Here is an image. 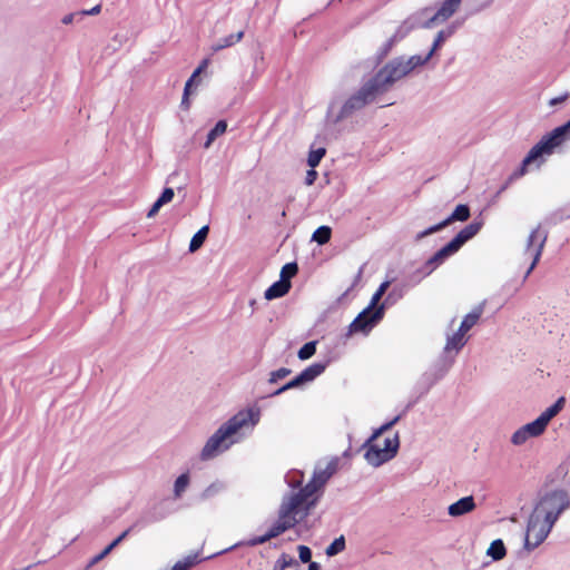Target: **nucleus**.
<instances>
[{
    "label": "nucleus",
    "instance_id": "obj_1",
    "mask_svg": "<svg viewBox=\"0 0 570 570\" xmlns=\"http://www.w3.org/2000/svg\"><path fill=\"white\" fill-rule=\"evenodd\" d=\"M569 507L570 497L564 490H553L542 495L528 519L524 549L532 551L539 547Z\"/></svg>",
    "mask_w": 570,
    "mask_h": 570
},
{
    "label": "nucleus",
    "instance_id": "obj_2",
    "mask_svg": "<svg viewBox=\"0 0 570 570\" xmlns=\"http://www.w3.org/2000/svg\"><path fill=\"white\" fill-rule=\"evenodd\" d=\"M259 416V411L252 409L236 413L208 438L200 451V460L209 461L227 451L239 441L240 431L245 428L253 429L258 423Z\"/></svg>",
    "mask_w": 570,
    "mask_h": 570
},
{
    "label": "nucleus",
    "instance_id": "obj_3",
    "mask_svg": "<svg viewBox=\"0 0 570 570\" xmlns=\"http://www.w3.org/2000/svg\"><path fill=\"white\" fill-rule=\"evenodd\" d=\"M570 139V120L564 125L554 128L544 135L527 154L521 163L520 168L512 174L510 179L523 176L528 171V167L535 165L540 167L544 161V157L553 154L554 149Z\"/></svg>",
    "mask_w": 570,
    "mask_h": 570
},
{
    "label": "nucleus",
    "instance_id": "obj_4",
    "mask_svg": "<svg viewBox=\"0 0 570 570\" xmlns=\"http://www.w3.org/2000/svg\"><path fill=\"white\" fill-rule=\"evenodd\" d=\"M424 66L421 55L409 58L401 56L390 60L370 80L382 95L402 78L410 75L417 67Z\"/></svg>",
    "mask_w": 570,
    "mask_h": 570
},
{
    "label": "nucleus",
    "instance_id": "obj_5",
    "mask_svg": "<svg viewBox=\"0 0 570 570\" xmlns=\"http://www.w3.org/2000/svg\"><path fill=\"white\" fill-rule=\"evenodd\" d=\"M381 95L375 88L373 82L368 79L363 86L353 95H351L343 104L332 100L327 109V119L334 125L341 122L343 119L351 117L354 112L363 109L368 104Z\"/></svg>",
    "mask_w": 570,
    "mask_h": 570
},
{
    "label": "nucleus",
    "instance_id": "obj_6",
    "mask_svg": "<svg viewBox=\"0 0 570 570\" xmlns=\"http://www.w3.org/2000/svg\"><path fill=\"white\" fill-rule=\"evenodd\" d=\"M304 508L298 497L285 495L278 510V519L268 530L269 537L274 539L295 527L305 517Z\"/></svg>",
    "mask_w": 570,
    "mask_h": 570
},
{
    "label": "nucleus",
    "instance_id": "obj_7",
    "mask_svg": "<svg viewBox=\"0 0 570 570\" xmlns=\"http://www.w3.org/2000/svg\"><path fill=\"white\" fill-rule=\"evenodd\" d=\"M337 459H333L326 463L324 468L317 465L314 470L312 480L296 493H291L293 497H298L301 503L305 507L303 515H307L308 510L314 504V500L308 499L322 489L330 478L336 472Z\"/></svg>",
    "mask_w": 570,
    "mask_h": 570
},
{
    "label": "nucleus",
    "instance_id": "obj_8",
    "mask_svg": "<svg viewBox=\"0 0 570 570\" xmlns=\"http://www.w3.org/2000/svg\"><path fill=\"white\" fill-rule=\"evenodd\" d=\"M392 293L387 295L385 301L374 311L364 308L350 324V333H367L370 332L384 316V311Z\"/></svg>",
    "mask_w": 570,
    "mask_h": 570
},
{
    "label": "nucleus",
    "instance_id": "obj_9",
    "mask_svg": "<svg viewBox=\"0 0 570 570\" xmlns=\"http://www.w3.org/2000/svg\"><path fill=\"white\" fill-rule=\"evenodd\" d=\"M326 368V363H314L303 370L293 380L277 389L271 395L276 396L285 391L302 387L303 385L313 382L317 376H320Z\"/></svg>",
    "mask_w": 570,
    "mask_h": 570
},
{
    "label": "nucleus",
    "instance_id": "obj_10",
    "mask_svg": "<svg viewBox=\"0 0 570 570\" xmlns=\"http://www.w3.org/2000/svg\"><path fill=\"white\" fill-rule=\"evenodd\" d=\"M547 238H548V234L546 232L541 230V226L540 225L537 226L530 233V235H529V237L527 239V245H525L524 253L532 257V263H531L530 267L528 268V271L525 273V277H528L530 275V273L533 271V268L538 264V262H539V259L541 257L544 244L547 242Z\"/></svg>",
    "mask_w": 570,
    "mask_h": 570
},
{
    "label": "nucleus",
    "instance_id": "obj_11",
    "mask_svg": "<svg viewBox=\"0 0 570 570\" xmlns=\"http://www.w3.org/2000/svg\"><path fill=\"white\" fill-rule=\"evenodd\" d=\"M470 218V207L465 204H460L455 207L453 213L442 220L441 223L433 225L416 235V239L420 240L429 235H432L441 229L445 228L453 222H465Z\"/></svg>",
    "mask_w": 570,
    "mask_h": 570
},
{
    "label": "nucleus",
    "instance_id": "obj_12",
    "mask_svg": "<svg viewBox=\"0 0 570 570\" xmlns=\"http://www.w3.org/2000/svg\"><path fill=\"white\" fill-rule=\"evenodd\" d=\"M363 448L366 450L364 458L372 466L377 468L393 459L392 449H383L376 441L368 443L367 439Z\"/></svg>",
    "mask_w": 570,
    "mask_h": 570
},
{
    "label": "nucleus",
    "instance_id": "obj_13",
    "mask_svg": "<svg viewBox=\"0 0 570 570\" xmlns=\"http://www.w3.org/2000/svg\"><path fill=\"white\" fill-rule=\"evenodd\" d=\"M462 0H444L439 10L424 23L425 28H431L438 22H443L454 14Z\"/></svg>",
    "mask_w": 570,
    "mask_h": 570
},
{
    "label": "nucleus",
    "instance_id": "obj_14",
    "mask_svg": "<svg viewBox=\"0 0 570 570\" xmlns=\"http://www.w3.org/2000/svg\"><path fill=\"white\" fill-rule=\"evenodd\" d=\"M460 248L453 240H450L445 246L439 249L425 264V275L431 274L436 266L442 264L448 257L455 254Z\"/></svg>",
    "mask_w": 570,
    "mask_h": 570
},
{
    "label": "nucleus",
    "instance_id": "obj_15",
    "mask_svg": "<svg viewBox=\"0 0 570 570\" xmlns=\"http://www.w3.org/2000/svg\"><path fill=\"white\" fill-rule=\"evenodd\" d=\"M475 507L474 498L469 495L461 498L456 502L450 504L448 508V513L453 518H458L472 512Z\"/></svg>",
    "mask_w": 570,
    "mask_h": 570
},
{
    "label": "nucleus",
    "instance_id": "obj_16",
    "mask_svg": "<svg viewBox=\"0 0 570 570\" xmlns=\"http://www.w3.org/2000/svg\"><path fill=\"white\" fill-rule=\"evenodd\" d=\"M482 226L483 220H473L464 228H462L452 240L459 248H461L466 242L472 239L481 230Z\"/></svg>",
    "mask_w": 570,
    "mask_h": 570
},
{
    "label": "nucleus",
    "instance_id": "obj_17",
    "mask_svg": "<svg viewBox=\"0 0 570 570\" xmlns=\"http://www.w3.org/2000/svg\"><path fill=\"white\" fill-rule=\"evenodd\" d=\"M485 303L482 302L478 306H475L469 314H466L461 322L460 327L458 331L465 334L468 333L480 320L481 315L483 314Z\"/></svg>",
    "mask_w": 570,
    "mask_h": 570
},
{
    "label": "nucleus",
    "instance_id": "obj_18",
    "mask_svg": "<svg viewBox=\"0 0 570 570\" xmlns=\"http://www.w3.org/2000/svg\"><path fill=\"white\" fill-rule=\"evenodd\" d=\"M291 289V282L287 281H277L273 285H271L264 293V297L267 301H272L275 298L283 297Z\"/></svg>",
    "mask_w": 570,
    "mask_h": 570
},
{
    "label": "nucleus",
    "instance_id": "obj_19",
    "mask_svg": "<svg viewBox=\"0 0 570 570\" xmlns=\"http://www.w3.org/2000/svg\"><path fill=\"white\" fill-rule=\"evenodd\" d=\"M465 334L461 333L460 331H456L452 335H448L446 343L444 346V353L450 354L451 352H454L458 354L460 350L466 344Z\"/></svg>",
    "mask_w": 570,
    "mask_h": 570
},
{
    "label": "nucleus",
    "instance_id": "obj_20",
    "mask_svg": "<svg viewBox=\"0 0 570 570\" xmlns=\"http://www.w3.org/2000/svg\"><path fill=\"white\" fill-rule=\"evenodd\" d=\"M454 29L448 28L444 30H440L433 41L432 48L425 56H421V60H423V63L425 65L435 53V51L442 46V43L453 35Z\"/></svg>",
    "mask_w": 570,
    "mask_h": 570
},
{
    "label": "nucleus",
    "instance_id": "obj_21",
    "mask_svg": "<svg viewBox=\"0 0 570 570\" xmlns=\"http://www.w3.org/2000/svg\"><path fill=\"white\" fill-rule=\"evenodd\" d=\"M564 403L566 399L561 396L538 416V419L546 428L548 426L549 422L563 409Z\"/></svg>",
    "mask_w": 570,
    "mask_h": 570
},
{
    "label": "nucleus",
    "instance_id": "obj_22",
    "mask_svg": "<svg viewBox=\"0 0 570 570\" xmlns=\"http://www.w3.org/2000/svg\"><path fill=\"white\" fill-rule=\"evenodd\" d=\"M130 528L119 534L110 544H108L99 554L95 556L88 563V568L95 566L106 558L130 532Z\"/></svg>",
    "mask_w": 570,
    "mask_h": 570
},
{
    "label": "nucleus",
    "instance_id": "obj_23",
    "mask_svg": "<svg viewBox=\"0 0 570 570\" xmlns=\"http://www.w3.org/2000/svg\"><path fill=\"white\" fill-rule=\"evenodd\" d=\"M244 37V31H238L237 33H232L227 37L220 38L217 41H215L212 46V50L214 52H217L219 50H223L225 48L232 47L239 42Z\"/></svg>",
    "mask_w": 570,
    "mask_h": 570
},
{
    "label": "nucleus",
    "instance_id": "obj_24",
    "mask_svg": "<svg viewBox=\"0 0 570 570\" xmlns=\"http://www.w3.org/2000/svg\"><path fill=\"white\" fill-rule=\"evenodd\" d=\"M273 570H301L299 563L293 557L283 553L274 564Z\"/></svg>",
    "mask_w": 570,
    "mask_h": 570
},
{
    "label": "nucleus",
    "instance_id": "obj_25",
    "mask_svg": "<svg viewBox=\"0 0 570 570\" xmlns=\"http://www.w3.org/2000/svg\"><path fill=\"white\" fill-rule=\"evenodd\" d=\"M454 362V357L444 356L442 357L438 364H435V373L434 379L431 384L442 379L448 371L451 368L452 364Z\"/></svg>",
    "mask_w": 570,
    "mask_h": 570
},
{
    "label": "nucleus",
    "instance_id": "obj_26",
    "mask_svg": "<svg viewBox=\"0 0 570 570\" xmlns=\"http://www.w3.org/2000/svg\"><path fill=\"white\" fill-rule=\"evenodd\" d=\"M505 553L507 550L501 539L492 541L487 551V554L491 557L494 561L503 559L505 557Z\"/></svg>",
    "mask_w": 570,
    "mask_h": 570
},
{
    "label": "nucleus",
    "instance_id": "obj_27",
    "mask_svg": "<svg viewBox=\"0 0 570 570\" xmlns=\"http://www.w3.org/2000/svg\"><path fill=\"white\" fill-rule=\"evenodd\" d=\"M208 232H209V227L207 225H205L191 237L190 243H189V252L190 253H195L203 246L204 242L207 238Z\"/></svg>",
    "mask_w": 570,
    "mask_h": 570
},
{
    "label": "nucleus",
    "instance_id": "obj_28",
    "mask_svg": "<svg viewBox=\"0 0 570 570\" xmlns=\"http://www.w3.org/2000/svg\"><path fill=\"white\" fill-rule=\"evenodd\" d=\"M227 129V124L225 120H219L218 122H216V125L214 126L213 129H210V131L207 134V139L204 144V147L207 149L212 146V144L214 142V140L223 135Z\"/></svg>",
    "mask_w": 570,
    "mask_h": 570
},
{
    "label": "nucleus",
    "instance_id": "obj_29",
    "mask_svg": "<svg viewBox=\"0 0 570 570\" xmlns=\"http://www.w3.org/2000/svg\"><path fill=\"white\" fill-rule=\"evenodd\" d=\"M226 484L223 481H215L209 484L200 494L202 500H208L225 491Z\"/></svg>",
    "mask_w": 570,
    "mask_h": 570
},
{
    "label": "nucleus",
    "instance_id": "obj_30",
    "mask_svg": "<svg viewBox=\"0 0 570 570\" xmlns=\"http://www.w3.org/2000/svg\"><path fill=\"white\" fill-rule=\"evenodd\" d=\"M332 229L328 226H320L312 235V240L318 245H324L330 242Z\"/></svg>",
    "mask_w": 570,
    "mask_h": 570
},
{
    "label": "nucleus",
    "instance_id": "obj_31",
    "mask_svg": "<svg viewBox=\"0 0 570 570\" xmlns=\"http://www.w3.org/2000/svg\"><path fill=\"white\" fill-rule=\"evenodd\" d=\"M522 428L529 438H537L547 429L538 417L534 421L524 424Z\"/></svg>",
    "mask_w": 570,
    "mask_h": 570
},
{
    "label": "nucleus",
    "instance_id": "obj_32",
    "mask_svg": "<svg viewBox=\"0 0 570 570\" xmlns=\"http://www.w3.org/2000/svg\"><path fill=\"white\" fill-rule=\"evenodd\" d=\"M199 75H200V69H195L194 72L191 73V76L189 77V79L185 83L184 95H183V99H181V107H184L185 109H187L189 107L188 96L191 92V86L194 85L196 79L199 77Z\"/></svg>",
    "mask_w": 570,
    "mask_h": 570
},
{
    "label": "nucleus",
    "instance_id": "obj_33",
    "mask_svg": "<svg viewBox=\"0 0 570 570\" xmlns=\"http://www.w3.org/2000/svg\"><path fill=\"white\" fill-rule=\"evenodd\" d=\"M198 562V553L189 554L186 558H184V560L176 562L171 570H188Z\"/></svg>",
    "mask_w": 570,
    "mask_h": 570
},
{
    "label": "nucleus",
    "instance_id": "obj_34",
    "mask_svg": "<svg viewBox=\"0 0 570 570\" xmlns=\"http://www.w3.org/2000/svg\"><path fill=\"white\" fill-rule=\"evenodd\" d=\"M189 484V475L187 473L180 474L174 484V494L176 498H180Z\"/></svg>",
    "mask_w": 570,
    "mask_h": 570
},
{
    "label": "nucleus",
    "instance_id": "obj_35",
    "mask_svg": "<svg viewBox=\"0 0 570 570\" xmlns=\"http://www.w3.org/2000/svg\"><path fill=\"white\" fill-rule=\"evenodd\" d=\"M272 538L269 537V533L268 531L263 534V535H259V537H254L245 542H240V543H237V544H234L233 547L228 548V549H225L224 552L228 551V550H232L238 546H248V547H255V546H258V544H263L267 541H269ZM223 553V551L220 552Z\"/></svg>",
    "mask_w": 570,
    "mask_h": 570
},
{
    "label": "nucleus",
    "instance_id": "obj_36",
    "mask_svg": "<svg viewBox=\"0 0 570 570\" xmlns=\"http://www.w3.org/2000/svg\"><path fill=\"white\" fill-rule=\"evenodd\" d=\"M316 353V342L311 341L305 343L297 353L299 360L305 361L311 358Z\"/></svg>",
    "mask_w": 570,
    "mask_h": 570
},
{
    "label": "nucleus",
    "instance_id": "obj_37",
    "mask_svg": "<svg viewBox=\"0 0 570 570\" xmlns=\"http://www.w3.org/2000/svg\"><path fill=\"white\" fill-rule=\"evenodd\" d=\"M345 549V539L343 535L336 538L325 550V553L328 557H333L338 554Z\"/></svg>",
    "mask_w": 570,
    "mask_h": 570
},
{
    "label": "nucleus",
    "instance_id": "obj_38",
    "mask_svg": "<svg viewBox=\"0 0 570 570\" xmlns=\"http://www.w3.org/2000/svg\"><path fill=\"white\" fill-rule=\"evenodd\" d=\"M399 420H400V416L397 415V416H395L393 420H391V421H389V422L384 423V424H383V425H381L379 429H376V430L373 432V434L368 438V443L377 441V440H379V438H380L383 433H385V432H387L390 429H392V426H393L394 424H396V422H397Z\"/></svg>",
    "mask_w": 570,
    "mask_h": 570
},
{
    "label": "nucleus",
    "instance_id": "obj_39",
    "mask_svg": "<svg viewBox=\"0 0 570 570\" xmlns=\"http://www.w3.org/2000/svg\"><path fill=\"white\" fill-rule=\"evenodd\" d=\"M325 148H317L311 150L307 158V164L311 168H315L321 163L322 158L325 156Z\"/></svg>",
    "mask_w": 570,
    "mask_h": 570
},
{
    "label": "nucleus",
    "instance_id": "obj_40",
    "mask_svg": "<svg viewBox=\"0 0 570 570\" xmlns=\"http://www.w3.org/2000/svg\"><path fill=\"white\" fill-rule=\"evenodd\" d=\"M298 272V266L296 263H287L283 266L281 271V281H287L294 277Z\"/></svg>",
    "mask_w": 570,
    "mask_h": 570
},
{
    "label": "nucleus",
    "instance_id": "obj_41",
    "mask_svg": "<svg viewBox=\"0 0 570 570\" xmlns=\"http://www.w3.org/2000/svg\"><path fill=\"white\" fill-rule=\"evenodd\" d=\"M285 481L293 489L298 488L303 482V473L301 471H291L285 475Z\"/></svg>",
    "mask_w": 570,
    "mask_h": 570
},
{
    "label": "nucleus",
    "instance_id": "obj_42",
    "mask_svg": "<svg viewBox=\"0 0 570 570\" xmlns=\"http://www.w3.org/2000/svg\"><path fill=\"white\" fill-rule=\"evenodd\" d=\"M291 373H292V371L287 367H281L276 371H273L269 374L268 383L274 384V383L278 382L279 380L285 379Z\"/></svg>",
    "mask_w": 570,
    "mask_h": 570
},
{
    "label": "nucleus",
    "instance_id": "obj_43",
    "mask_svg": "<svg viewBox=\"0 0 570 570\" xmlns=\"http://www.w3.org/2000/svg\"><path fill=\"white\" fill-rule=\"evenodd\" d=\"M529 435L524 432L523 428L521 426L511 436V442L514 445H522L529 440Z\"/></svg>",
    "mask_w": 570,
    "mask_h": 570
},
{
    "label": "nucleus",
    "instance_id": "obj_44",
    "mask_svg": "<svg viewBox=\"0 0 570 570\" xmlns=\"http://www.w3.org/2000/svg\"><path fill=\"white\" fill-rule=\"evenodd\" d=\"M400 448V439L396 433L393 438H386L384 440L383 449H392L393 458L397 454Z\"/></svg>",
    "mask_w": 570,
    "mask_h": 570
},
{
    "label": "nucleus",
    "instance_id": "obj_45",
    "mask_svg": "<svg viewBox=\"0 0 570 570\" xmlns=\"http://www.w3.org/2000/svg\"><path fill=\"white\" fill-rule=\"evenodd\" d=\"M569 217H570V213H563L561 210H558V212H554V213L550 214L546 218V223L550 224V225H556V224H558V223H560L563 219L569 218Z\"/></svg>",
    "mask_w": 570,
    "mask_h": 570
},
{
    "label": "nucleus",
    "instance_id": "obj_46",
    "mask_svg": "<svg viewBox=\"0 0 570 570\" xmlns=\"http://www.w3.org/2000/svg\"><path fill=\"white\" fill-rule=\"evenodd\" d=\"M298 556H299V560L303 563H306V562H309L312 559V551L306 546H298Z\"/></svg>",
    "mask_w": 570,
    "mask_h": 570
},
{
    "label": "nucleus",
    "instance_id": "obj_47",
    "mask_svg": "<svg viewBox=\"0 0 570 570\" xmlns=\"http://www.w3.org/2000/svg\"><path fill=\"white\" fill-rule=\"evenodd\" d=\"M175 196V193H174V189L173 188H165L161 193V195L158 197V200L163 204V205H166L168 204L169 202H171V199L174 198Z\"/></svg>",
    "mask_w": 570,
    "mask_h": 570
},
{
    "label": "nucleus",
    "instance_id": "obj_48",
    "mask_svg": "<svg viewBox=\"0 0 570 570\" xmlns=\"http://www.w3.org/2000/svg\"><path fill=\"white\" fill-rule=\"evenodd\" d=\"M404 24H406V22H405ZM411 28H412V26H411V27L402 26V27L397 30V32H396V33L391 38V40H390L391 45H392L394 41H396V40H397V38H403V37L406 35V32H407Z\"/></svg>",
    "mask_w": 570,
    "mask_h": 570
},
{
    "label": "nucleus",
    "instance_id": "obj_49",
    "mask_svg": "<svg viewBox=\"0 0 570 570\" xmlns=\"http://www.w3.org/2000/svg\"><path fill=\"white\" fill-rule=\"evenodd\" d=\"M101 11V6L100 4H97L95 6L94 8L89 9V10H81L79 12V16H96V14H99Z\"/></svg>",
    "mask_w": 570,
    "mask_h": 570
},
{
    "label": "nucleus",
    "instance_id": "obj_50",
    "mask_svg": "<svg viewBox=\"0 0 570 570\" xmlns=\"http://www.w3.org/2000/svg\"><path fill=\"white\" fill-rule=\"evenodd\" d=\"M317 178V173L315 171L314 168H311L307 173H306V177H305V183L306 185L311 186L314 184V181L316 180Z\"/></svg>",
    "mask_w": 570,
    "mask_h": 570
},
{
    "label": "nucleus",
    "instance_id": "obj_51",
    "mask_svg": "<svg viewBox=\"0 0 570 570\" xmlns=\"http://www.w3.org/2000/svg\"><path fill=\"white\" fill-rule=\"evenodd\" d=\"M164 205L157 199L154 205L151 206V208L149 209L148 214H147V217L148 218H151L154 217L158 210L163 207Z\"/></svg>",
    "mask_w": 570,
    "mask_h": 570
},
{
    "label": "nucleus",
    "instance_id": "obj_52",
    "mask_svg": "<svg viewBox=\"0 0 570 570\" xmlns=\"http://www.w3.org/2000/svg\"><path fill=\"white\" fill-rule=\"evenodd\" d=\"M382 296L374 293V295L371 298L370 305L366 308H371V311H374L376 307H379V302L381 301Z\"/></svg>",
    "mask_w": 570,
    "mask_h": 570
},
{
    "label": "nucleus",
    "instance_id": "obj_53",
    "mask_svg": "<svg viewBox=\"0 0 570 570\" xmlns=\"http://www.w3.org/2000/svg\"><path fill=\"white\" fill-rule=\"evenodd\" d=\"M389 286H390V282H389V281H385V282H383V283L379 286V288L376 289V292H375V293H376L377 295H380V296H383V295L385 294V292L387 291Z\"/></svg>",
    "mask_w": 570,
    "mask_h": 570
},
{
    "label": "nucleus",
    "instance_id": "obj_54",
    "mask_svg": "<svg viewBox=\"0 0 570 570\" xmlns=\"http://www.w3.org/2000/svg\"><path fill=\"white\" fill-rule=\"evenodd\" d=\"M567 98H568V94H564V95H562V96H559V97L552 98V99L549 101V105H550V106H557L558 104L563 102Z\"/></svg>",
    "mask_w": 570,
    "mask_h": 570
},
{
    "label": "nucleus",
    "instance_id": "obj_55",
    "mask_svg": "<svg viewBox=\"0 0 570 570\" xmlns=\"http://www.w3.org/2000/svg\"><path fill=\"white\" fill-rule=\"evenodd\" d=\"M77 16H79V12H77V13H69V14H66V16L62 18L61 22H62L63 24H70V23H72V21H73L75 17H77Z\"/></svg>",
    "mask_w": 570,
    "mask_h": 570
},
{
    "label": "nucleus",
    "instance_id": "obj_56",
    "mask_svg": "<svg viewBox=\"0 0 570 570\" xmlns=\"http://www.w3.org/2000/svg\"><path fill=\"white\" fill-rule=\"evenodd\" d=\"M308 570H321V566L317 562L309 561Z\"/></svg>",
    "mask_w": 570,
    "mask_h": 570
},
{
    "label": "nucleus",
    "instance_id": "obj_57",
    "mask_svg": "<svg viewBox=\"0 0 570 570\" xmlns=\"http://www.w3.org/2000/svg\"><path fill=\"white\" fill-rule=\"evenodd\" d=\"M207 65H208V60L205 59L202 61V63L196 69H200V73H202L203 70L207 67Z\"/></svg>",
    "mask_w": 570,
    "mask_h": 570
}]
</instances>
